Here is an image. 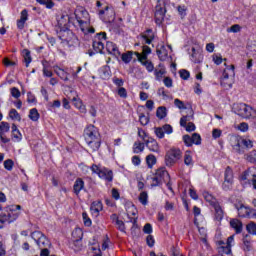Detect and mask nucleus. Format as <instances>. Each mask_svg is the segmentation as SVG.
<instances>
[{
	"label": "nucleus",
	"mask_w": 256,
	"mask_h": 256,
	"mask_svg": "<svg viewBox=\"0 0 256 256\" xmlns=\"http://www.w3.org/2000/svg\"><path fill=\"white\" fill-rule=\"evenodd\" d=\"M84 138L92 151H99V147H101V134H99L97 127L89 125L84 130Z\"/></svg>",
	"instance_id": "obj_1"
},
{
	"label": "nucleus",
	"mask_w": 256,
	"mask_h": 256,
	"mask_svg": "<svg viewBox=\"0 0 256 256\" xmlns=\"http://www.w3.org/2000/svg\"><path fill=\"white\" fill-rule=\"evenodd\" d=\"M21 205H11L6 208V213L0 214V229H3L5 223H14L21 215Z\"/></svg>",
	"instance_id": "obj_2"
},
{
	"label": "nucleus",
	"mask_w": 256,
	"mask_h": 256,
	"mask_svg": "<svg viewBox=\"0 0 256 256\" xmlns=\"http://www.w3.org/2000/svg\"><path fill=\"white\" fill-rule=\"evenodd\" d=\"M233 110H234V113H236V115L243 117V119H255L256 118V110L253 109V107H251L245 103H240V104L234 105Z\"/></svg>",
	"instance_id": "obj_3"
},
{
	"label": "nucleus",
	"mask_w": 256,
	"mask_h": 256,
	"mask_svg": "<svg viewBox=\"0 0 256 256\" xmlns=\"http://www.w3.org/2000/svg\"><path fill=\"white\" fill-rule=\"evenodd\" d=\"M203 197L207 203H210V205L214 208L215 211V219L217 221H221L224 216L223 208H221V205H219V202L217 201V198L213 197L209 192H204Z\"/></svg>",
	"instance_id": "obj_4"
},
{
	"label": "nucleus",
	"mask_w": 256,
	"mask_h": 256,
	"mask_svg": "<svg viewBox=\"0 0 256 256\" xmlns=\"http://www.w3.org/2000/svg\"><path fill=\"white\" fill-rule=\"evenodd\" d=\"M183 157V152L179 148H171L166 152L165 155V165L166 167H173L177 161Z\"/></svg>",
	"instance_id": "obj_5"
},
{
	"label": "nucleus",
	"mask_w": 256,
	"mask_h": 256,
	"mask_svg": "<svg viewBox=\"0 0 256 256\" xmlns=\"http://www.w3.org/2000/svg\"><path fill=\"white\" fill-rule=\"evenodd\" d=\"M31 237L37 243L39 249H49L51 247V241L41 231L32 232Z\"/></svg>",
	"instance_id": "obj_6"
},
{
	"label": "nucleus",
	"mask_w": 256,
	"mask_h": 256,
	"mask_svg": "<svg viewBox=\"0 0 256 256\" xmlns=\"http://www.w3.org/2000/svg\"><path fill=\"white\" fill-rule=\"evenodd\" d=\"M165 13H167V9L165 8V0H158L154 14L156 25H161L163 23L165 20Z\"/></svg>",
	"instance_id": "obj_7"
},
{
	"label": "nucleus",
	"mask_w": 256,
	"mask_h": 256,
	"mask_svg": "<svg viewBox=\"0 0 256 256\" xmlns=\"http://www.w3.org/2000/svg\"><path fill=\"white\" fill-rule=\"evenodd\" d=\"M58 37L63 43H67L69 46L75 45V43H77V36H75V34L67 28L61 29L58 32Z\"/></svg>",
	"instance_id": "obj_8"
},
{
	"label": "nucleus",
	"mask_w": 256,
	"mask_h": 256,
	"mask_svg": "<svg viewBox=\"0 0 256 256\" xmlns=\"http://www.w3.org/2000/svg\"><path fill=\"white\" fill-rule=\"evenodd\" d=\"M233 149L236 151V153L241 155L245 153V149H253V141L247 138H239L237 143L233 146Z\"/></svg>",
	"instance_id": "obj_9"
},
{
	"label": "nucleus",
	"mask_w": 256,
	"mask_h": 256,
	"mask_svg": "<svg viewBox=\"0 0 256 256\" xmlns=\"http://www.w3.org/2000/svg\"><path fill=\"white\" fill-rule=\"evenodd\" d=\"M241 181H248L252 185L253 189L256 191V174L253 172V169L248 168L240 176Z\"/></svg>",
	"instance_id": "obj_10"
},
{
	"label": "nucleus",
	"mask_w": 256,
	"mask_h": 256,
	"mask_svg": "<svg viewBox=\"0 0 256 256\" xmlns=\"http://www.w3.org/2000/svg\"><path fill=\"white\" fill-rule=\"evenodd\" d=\"M233 185V169L227 167L224 174V183L222 184V189L224 191H229Z\"/></svg>",
	"instance_id": "obj_11"
},
{
	"label": "nucleus",
	"mask_w": 256,
	"mask_h": 256,
	"mask_svg": "<svg viewBox=\"0 0 256 256\" xmlns=\"http://www.w3.org/2000/svg\"><path fill=\"white\" fill-rule=\"evenodd\" d=\"M235 208L238 211V215L239 217L245 218V217H251V215H253L254 217H256V211L255 209H251L249 207H246L243 204L237 205L235 204Z\"/></svg>",
	"instance_id": "obj_12"
},
{
	"label": "nucleus",
	"mask_w": 256,
	"mask_h": 256,
	"mask_svg": "<svg viewBox=\"0 0 256 256\" xmlns=\"http://www.w3.org/2000/svg\"><path fill=\"white\" fill-rule=\"evenodd\" d=\"M190 113H192L190 116L186 115L180 119L181 127H185L186 131L188 132L195 131V124L193 122H189L191 119H193V110H190ZM187 122L189 123L187 124Z\"/></svg>",
	"instance_id": "obj_13"
},
{
	"label": "nucleus",
	"mask_w": 256,
	"mask_h": 256,
	"mask_svg": "<svg viewBox=\"0 0 256 256\" xmlns=\"http://www.w3.org/2000/svg\"><path fill=\"white\" fill-rule=\"evenodd\" d=\"M231 73V75H235V65H230V67H227L226 69H224L223 74H222V81H221V85H223V87H229L232 88L233 85L232 84H227L225 81H227V79H229V72Z\"/></svg>",
	"instance_id": "obj_14"
},
{
	"label": "nucleus",
	"mask_w": 256,
	"mask_h": 256,
	"mask_svg": "<svg viewBox=\"0 0 256 256\" xmlns=\"http://www.w3.org/2000/svg\"><path fill=\"white\" fill-rule=\"evenodd\" d=\"M29 19V14L26 9L21 11L20 19L17 20V28L20 31H23L25 29V23H27V20Z\"/></svg>",
	"instance_id": "obj_15"
},
{
	"label": "nucleus",
	"mask_w": 256,
	"mask_h": 256,
	"mask_svg": "<svg viewBox=\"0 0 256 256\" xmlns=\"http://www.w3.org/2000/svg\"><path fill=\"white\" fill-rule=\"evenodd\" d=\"M156 53L160 61H167V59H169V51L167 50V47H165V45L158 46L156 49Z\"/></svg>",
	"instance_id": "obj_16"
},
{
	"label": "nucleus",
	"mask_w": 256,
	"mask_h": 256,
	"mask_svg": "<svg viewBox=\"0 0 256 256\" xmlns=\"http://www.w3.org/2000/svg\"><path fill=\"white\" fill-rule=\"evenodd\" d=\"M140 37L143 39L146 45H151L155 39V34L152 29H147L144 33L140 34Z\"/></svg>",
	"instance_id": "obj_17"
},
{
	"label": "nucleus",
	"mask_w": 256,
	"mask_h": 256,
	"mask_svg": "<svg viewBox=\"0 0 256 256\" xmlns=\"http://www.w3.org/2000/svg\"><path fill=\"white\" fill-rule=\"evenodd\" d=\"M230 227L235 230L236 235L243 233V222L237 218L230 220Z\"/></svg>",
	"instance_id": "obj_18"
},
{
	"label": "nucleus",
	"mask_w": 256,
	"mask_h": 256,
	"mask_svg": "<svg viewBox=\"0 0 256 256\" xmlns=\"http://www.w3.org/2000/svg\"><path fill=\"white\" fill-rule=\"evenodd\" d=\"M146 147L153 153H159V143L153 138H148L145 142Z\"/></svg>",
	"instance_id": "obj_19"
},
{
	"label": "nucleus",
	"mask_w": 256,
	"mask_h": 256,
	"mask_svg": "<svg viewBox=\"0 0 256 256\" xmlns=\"http://www.w3.org/2000/svg\"><path fill=\"white\" fill-rule=\"evenodd\" d=\"M90 211L95 217L99 216V213L103 211V203L101 201H94L90 206Z\"/></svg>",
	"instance_id": "obj_20"
},
{
	"label": "nucleus",
	"mask_w": 256,
	"mask_h": 256,
	"mask_svg": "<svg viewBox=\"0 0 256 256\" xmlns=\"http://www.w3.org/2000/svg\"><path fill=\"white\" fill-rule=\"evenodd\" d=\"M106 51L110 55H114V57H119V55H121V52L119 51V48L117 47V44H115L113 42L106 43Z\"/></svg>",
	"instance_id": "obj_21"
},
{
	"label": "nucleus",
	"mask_w": 256,
	"mask_h": 256,
	"mask_svg": "<svg viewBox=\"0 0 256 256\" xmlns=\"http://www.w3.org/2000/svg\"><path fill=\"white\" fill-rule=\"evenodd\" d=\"M138 61H147V55H151V47L145 45L142 47V55L139 52H134Z\"/></svg>",
	"instance_id": "obj_22"
},
{
	"label": "nucleus",
	"mask_w": 256,
	"mask_h": 256,
	"mask_svg": "<svg viewBox=\"0 0 256 256\" xmlns=\"http://www.w3.org/2000/svg\"><path fill=\"white\" fill-rule=\"evenodd\" d=\"M155 176L162 182L167 183L169 181V172L165 168H160L156 171Z\"/></svg>",
	"instance_id": "obj_23"
},
{
	"label": "nucleus",
	"mask_w": 256,
	"mask_h": 256,
	"mask_svg": "<svg viewBox=\"0 0 256 256\" xmlns=\"http://www.w3.org/2000/svg\"><path fill=\"white\" fill-rule=\"evenodd\" d=\"M84 188H85V181H83V179L81 178H77L73 186V191L75 195H79Z\"/></svg>",
	"instance_id": "obj_24"
},
{
	"label": "nucleus",
	"mask_w": 256,
	"mask_h": 256,
	"mask_svg": "<svg viewBox=\"0 0 256 256\" xmlns=\"http://www.w3.org/2000/svg\"><path fill=\"white\" fill-rule=\"evenodd\" d=\"M98 177H100V179H105V181L111 183V181H113V171L107 168H102V171L100 172Z\"/></svg>",
	"instance_id": "obj_25"
},
{
	"label": "nucleus",
	"mask_w": 256,
	"mask_h": 256,
	"mask_svg": "<svg viewBox=\"0 0 256 256\" xmlns=\"http://www.w3.org/2000/svg\"><path fill=\"white\" fill-rule=\"evenodd\" d=\"M192 61L193 63H202L203 62V54L197 52V50H195V48H192Z\"/></svg>",
	"instance_id": "obj_26"
},
{
	"label": "nucleus",
	"mask_w": 256,
	"mask_h": 256,
	"mask_svg": "<svg viewBox=\"0 0 256 256\" xmlns=\"http://www.w3.org/2000/svg\"><path fill=\"white\" fill-rule=\"evenodd\" d=\"M93 49L95 53H103V49H105V44L101 42V40H94L93 41Z\"/></svg>",
	"instance_id": "obj_27"
},
{
	"label": "nucleus",
	"mask_w": 256,
	"mask_h": 256,
	"mask_svg": "<svg viewBox=\"0 0 256 256\" xmlns=\"http://www.w3.org/2000/svg\"><path fill=\"white\" fill-rule=\"evenodd\" d=\"M184 164L187 165V167H193V156L189 150L184 154Z\"/></svg>",
	"instance_id": "obj_28"
},
{
	"label": "nucleus",
	"mask_w": 256,
	"mask_h": 256,
	"mask_svg": "<svg viewBox=\"0 0 256 256\" xmlns=\"http://www.w3.org/2000/svg\"><path fill=\"white\" fill-rule=\"evenodd\" d=\"M133 55H135V52L133 51H128L126 53H123L121 56V59L123 63L129 64L133 60Z\"/></svg>",
	"instance_id": "obj_29"
},
{
	"label": "nucleus",
	"mask_w": 256,
	"mask_h": 256,
	"mask_svg": "<svg viewBox=\"0 0 256 256\" xmlns=\"http://www.w3.org/2000/svg\"><path fill=\"white\" fill-rule=\"evenodd\" d=\"M69 15H62L59 19H58V25L59 27H63L64 29H66L67 25H69Z\"/></svg>",
	"instance_id": "obj_30"
},
{
	"label": "nucleus",
	"mask_w": 256,
	"mask_h": 256,
	"mask_svg": "<svg viewBox=\"0 0 256 256\" xmlns=\"http://www.w3.org/2000/svg\"><path fill=\"white\" fill-rule=\"evenodd\" d=\"M156 116L158 119H165L167 117V108L165 106H160L157 108Z\"/></svg>",
	"instance_id": "obj_31"
},
{
	"label": "nucleus",
	"mask_w": 256,
	"mask_h": 256,
	"mask_svg": "<svg viewBox=\"0 0 256 256\" xmlns=\"http://www.w3.org/2000/svg\"><path fill=\"white\" fill-rule=\"evenodd\" d=\"M133 150L134 153H143V151L145 150V143L141 141L134 142Z\"/></svg>",
	"instance_id": "obj_32"
},
{
	"label": "nucleus",
	"mask_w": 256,
	"mask_h": 256,
	"mask_svg": "<svg viewBox=\"0 0 256 256\" xmlns=\"http://www.w3.org/2000/svg\"><path fill=\"white\" fill-rule=\"evenodd\" d=\"M22 55L24 58V62L26 63V67H29L31 61H33V59L31 58V51H29L28 49H24L22 51Z\"/></svg>",
	"instance_id": "obj_33"
},
{
	"label": "nucleus",
	"mask_w": 256,
	"mask_h": 256,
	"mask_svg": "<svg viewBox=\"0 0 256 256\" xmlns=\"http://www.w3.org/2000/svg\"><path fill=\"white\" fill-rule=\"evenodd\" d=\"M218 253L219 255H231V245L218 247Z\"/></svg>",
	"instance_id": "obj_34"
},
{
	"label": "nucleus",
	"mask_w": 256,
	"mask_h": 256,
	"mask_svg": "<svg viewBox=\"0 0 256 256\" xmlns=\"http://www.w3.org/2000/svg\"><path fill=\"white\" fill-rule=\"evenodd\" d=\"M9 129H11V126L8 122H1L0 123V137H3L5 133H9Z\"/></svg>",
	"instance_id": "obj_35"
},
{
	"label": "nucleus",
	"mask_w": 256,
	"mask_h": 256,
	"mask_svg": "<svg viewBox=\"0 0 256 256\" xmlns=\"http://www.w3.org/2000/svg\"><path fill=\"white\" fill-rule=\"evenodd\" d=\"M55 73L58 75V77H60V79H62L63 81H69V77L67 72H65V70L57 67V69H55Z\"/></svg>",
	"instance_id": "obj_36"
},
{
	"label": "nucleus",
	"mask_w": 256,
	"mask_h": 256,
	"mask_svg": "<svg viewBox=\"0 0 256 256\" xmlns=\"http://www.w3.org/2000/svg\"><path fill=\"white\" fill-rule=\"evenodd\" d=\"M48 64H49V62H47V60L42 61L43 75H45V77H53V72H51V70H49V68H47Z\"/></svg>",
	"instance_id": "obj_37"
},
{
	"label": "nucleus",
	"mask_w": 256,
	"mask_h": 256,
	"mask_svg": "<svg viewBox=\"0 0 256 256\" xmlns=\"http://www.w3.org/2000/svg\"><path fill=\"white\" fill-rule=\"evenodd\" d=\"M29 119H31V121H39V111H37V108L30 110Z\"/></svg>",
	"instance_id": "obj_38"
},
{
	"label": "nucleus",
	"mask_w": 256,
	"mask_h": 256,
	"mask_svg": "<svg viewBox=\"0 0 256 256\" xmlns=\"http://www.w3.org/2000/svg\"><path fill=\"white\" fill-rule=\"evenodd\" d=\"M246 231L250 235H256V223L255 222H250L249 224L246 225Z\"/></svg>",
	"instance_id": "obj_39"
},
{
	"label": "nucleus",
	"mask_w": 256,
	"mask_h": 256,
	"mask_svg": "<svg viewBox=\"0 0 256 256\" xmlns=\"http://www.w3.org/2000/svg\"><path fill=\"white\" fill-rule=\"evenodd\" d=\"M140 63L142 65H144V67H146V69H147V71H149V73L153 72V69H155V66H153V62H151L147 59L140 61Z\"/></svg>",
	"instance_id": "obj_40"
},
{
	"label": "nucleus",
	"mask_w": 256,
	"mask_h": 256,
	"mask_svg": "<svg viewBox=\"0 0 256 256\" xmlns=\"http://www.w3.org/2000/svg\"><path fill=\"white\" fill-rule=\"evenodd\" d=\"M146 163H147L148 167H153V165H155V163H157V158L155 157V155L149 154L146 157Z\"/></svg>",
	"instance_id": "obj_41"
},
{
	"label": "nucleus",
	"mask_w": 256,
	"mask_h": 256,
	"mask_svg": "<svg viewBox=\"0 0 256 256\" xmlns=\"http://www.w3.org/2000/svg\"><path fill=\"white\" fill-rule=\"evenodd\" d=\"M244 243V251H250L251 250V240L249 239V234H246L243 238Z\"/></svg>",
	"instance_id": "obj_42"
},
{
	"label": "nucleus",
	"mask_w": 256,
	"mask_h": 256,
	"mask_svg": "<svg viewBox=\"0 0 256 256\" xmlns=\"http://www.w3.org/2000/svg\"><path fill=\"white\" fill-rule=\"evenodd\" d=\"M103 79H109L111 77V70L109 66H104L101 69Z\"/></svg>",
	"instance_id": "obj_43"
},
{
	"label": "nucleus",
	"mask_w": 256,
	"mask_h": 256,
	"mask_svg": "<svg viewBox=\"0 0 256 256\" xmlns=\"http://www.w3.org/2000/svg\"><path fill=\"white\" fill-rule=\"evenodd\" d=\"M149 196L147 195V192H141L139 195V201L142 205H147Z\"/></svg>",
	"instance_id": "obj_44"
},
{
	"label": "nucleus",
	"mask_w": 256,
	"mask_h": 256,
	"mask_svg": "<svg viewBox=\"0 0 256 256\" xmlns=\"http://www.w3.org/2000/svg\"><path fill=\"white\" fill-rule=\"evenodd\" d=\"M166 71L164 68L160 69V70H155L154 71V75L156 77L157 81H161V79H163V76L165 75Z\"/></svg>",
	"instance_id": "obj_45"
},
{
	"label": "nucleus",
	"mask_w": 256,
	"mask_h": 256,
	"mask_svg": "<svg viewBox=\"0 0 256 256\" xmlns=\"http://www.w3.org/2000/svg\"><path fill=\"white\" fill-rule=\"evenodd\" d=\"M246 160L249 163H256V150L250 152L249 154L246 155Z\"/></svg>",
	"instance_id": "obj_46"
},
{
	"label": "nucleus",
	"mask_w": 256,
	"mask_h": 256,
	"mask_svg": "<svg viewBox=\"0 0 256 256\" xmlns=\"http://www.w3.org/2000/svg\"><path fill=\"white\" fill-rule=\"evenodd\" d=\"M82 218H83L85 227H91L92 225L91 218H89V215H87V212L82 213Z\"/></svg>",
	"instance_id": "obj_47"
},
{
	"label": "nucleus",
	"mask_w": 256,
	"mask_h": 256,
	"mask_svg": "<svg viewBox=\"0 0 256 256\" xmlns=\"http://www.w3.org/2000/svg\"><path fill=\"white\" fill-rule=\"evenodd\" d=\"M10 119H17L18 121H21V116L19 115V112L15 109H11L9 112Z\"/></svg>",
	"instance_id": "obj_48"
},
{
	"label": "nucleus",
	"mask_w": 256,
	"mask_h": 256,
	"mask_svg": "<svg viewBox=\"0 0 256 256\" xmlns=\"http://www.w3.org/2000/svg\"><path fill=\"white\" fill-rule=\"evenodd\" d=\"M241 31V26L239 24H234L227 29V33H239Z\"/></svg>",
	"instance_id": "obj_49"
},
{
	"label": "nucleus",
	"mask_w": 256,
	"mask_h": 256,
	"mask_svg": "<svg viewBox=\"0 0 256 256\" xmlns=\"http://www.w3.org/2000/svg\"><path fill=\"white\" fill-rule=\"evenodd\" d=\"M155 135L158 137V139H163V137H165V131H163V127H156Z\"/></svg>",
	"instance_id": "obj_50"
},
{
	"label": "nucleus",
	"mask_w": 256,
	"mask_h": 256,
	"mask_svg": "<svg viewBox=\"0 0 256 256\" xmlns=\"http://www.w3.org/2000/svg\"><path fill=\"white\" fill-rule=\"evenodd\" d=\"M13 165H15V163L11 159L4 161V168L7 169V171H12Z\"/></svg>",
	"instance_id": "obj_51"
},
{
	"label": "nucleus",
	"mask_w": 256,
	"mask_h": 256,
	"mask_svg": "<svg viewBox=\"0 0 256 256\" xmlns=\"http://www.w3.org/2000/svg\"><path fill=\"white\" fill-rule=\"evenodd\" d=\"M183 141H184V143H185V145H186L187 147L193 146V138H192L191 136H189V135H184V136H183Z\"/></svg>",
	"instance_id": "obj_52"
},
{
	"label": "nucleus",
	"mask_w": 256,
	"mask_h": 256,
	"mask_svg": "<svg viewBox=\"0 0 256 256\" xmlns=\"http://www.w3.org/2000/svg\"><path fill=\"white\" fill-rule=\"evenodd\" d=\"M192 143H194V145H201V135L194 133L192 135Z\"/></svg>",
	"instance_id": "obj_53"
},
{
	"label": "nucleus",
	"mask_w": 256,
	"mask_h": 256,
	"mask_svg": "<svg viewBox=\"0 0 256 256\" xmlns=\"http://www.w3.org/2000/svg\"><path fill=\"white\" fill-rule=\"evenodd\" d=\"M138 137H140L141 140L144 141V143L147 141L145 139H147V132H145V130H143V128H138Z\"/></svg>",
	"instance_id": "obj_54"
},
{
	"label": "nucleus",
	"mask_w": 256,
	"mask_h": 256,
	"mask_svg": "<svg viewBox=\"0 0 256 256\" xmlns=\"http://www.w3.org/2000/svg\"><path fill=\"white\" fill-rule=\"evenodd\" d=\"M139 121L141 125H148L149 124V117L145 116V114H140L139 115Z\"/></svg>",
	"instance_id": "obj_55"
},
{
	"label": "nucleus",
	"mask_w": 256,
	"mask_h": 256,
	"mask_svg": "<svg viewBox=\"0 0 256 256\" xmlns=\"http://www.w3.org/2000/svg\"><path fill=\"white\" fill-rule=\"evenodd\" d=\"M146 243L148 247H154L155 246V238H153V235H148L146 237Z\"/></svg>",
	"instance_id": "obj_56"
},
{
	"label": "nucleus",
	"mask_w": 256,
	"mask_h": 256,
	"mask_svg": "<svg viewBox=\"0 0 256 256\" xmlns=\"http://www.w3.org/2000/svg\"><path fill=\"white\" fill-rule=\"evenodd\" d=\"M143 231H144V233H146V235H151V233H153V226H151L150 223H147L143 227Z\"/></svg>",
	"instance_id": "obj_57"
},
{
	"label": "nucleus",
	"mask_w": 256,
	"mask_h": 256,
	"mask_svg": "<svg viewBox=\"0 0 256 256\" xmlns=\"http://www.w3.org/2000/svg\"><path fill=\"white\" fill-rule=\"evenodd\" d=\"M162 129H163L164 133H166L167 135H171V133H173V127L169 124L163 125Z\"/></svg>",
	"instance_id": "obj_58"
},
{
	"label": "nucleus",
	"mask_w": 256,
	"mask_h": 256,
	"mask_svg": "<svg viewBox=\"0 0 256 256\" xmlns=\"http://www.w3.org/2000/svg\"><path fill=\"white\" fill-rule=\"evenodd\" d=\"M11 95L15 99H19L21 97V91H19L16 87L11 88Z\"/></svg>",
	"instance_id": "obj_59"
},
{
	"label": "nucleus",
	"mask_w": 256,
	"mask_h": 256,
	"mask_svg": "<svg viewBox=\"0 0 256 256\" xmlns=\"http://www.w3.org/2000/svg\"><path fill=\"white\" fill-rule=\"evenodd\" d=\"M118 95L119 97H121L122 99H127V89L120 87L118 89Z\"/></svg>",
	"instance_id": "obj_60"
},
{
	"label": "nucleus",
	"mask_w": 256,
	"mask_h": 256,
	"mask_svg": "<svg viewBox=\"0 0 256 256\" xmlns=\"http://www.w3.org/2000/svg\"><path fill=\"white\" fill-rule=\"evenodd\" d=\"M162 183H163L162 180H160L158 177L154 176L152 178L151 187H159V185H161Z\"/></svg>",
	"instance_id": "obj_61"
},
{
	"label": "nucleus",
	"mask_w": 256,
	"mask_h": 256,
	"mask_svg": "<svg viewBox=\"0 0 256 256\" xmlns=\"http://www.w3.org/2000/svg\"><path fill=\"white\" fill-rule=\"evenodd\" d=\"M179 73H180L181 79H184V81H187V79H189L190 77L189 71L187 70H180Z\"/></svg>",
	"instance_id": "obj_62"
},
{
	"label": "nucleus",
	"mask_w": 256,
	"mask_h": 256,
	"mask_svg": "<svg viewBox=\"0 0 256 256\" xmlns=\"http://www.w3.org/2000/svg\"><path fill=\"white\" fill-rule=\"evenodd\" d=\"M115 225L117 226V229H119V231H125V223L122 220H117Z\"/></svg>",
	"instance_id": "obj_63"
},
{
	"label": "nucleus",
	"mask_w": 256,
	"mask_h": 256,
	"mask_svg": "<svg viewBox=\"0 0 256 256\" xmlns=\"http://www.w3.org/2000/svg\"><path fill=\"white\" fill-rule=\"evenodd\" d=\"M12 137L15 139V141H21L22 135L19 130H16V132H12Z\"/></svg>",
	"instance_id": "obj_64"
}]
</instances>
